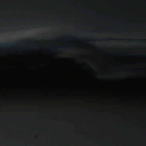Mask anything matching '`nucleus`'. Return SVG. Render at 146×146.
<instances>
[{
  "label": "nucleus",
  "mask_w": 146,
  "mask_h": 146,
  "mask_svg": "<svg viewBox=\"0 0 146 146\" xmlns=\"http://www.w3.org/2000/svg\"><path fill=\"white\" fill-rule=\"evenodd\" d=\"M13 44H13V43H12V45H13Z\"/></svg>",
  "instance_id": "obj_4"
},
{
  "label": "nucleus",
  "mask_w": 146,
  "mask_h": 146,
  "mask_svg": "<svg viewBox=\"0 0 146 146\" xmlns=\"http://www.w3.org/2000/svg\"><path fill=\"white\" fill-rule=\"evenodd\" d=\"M25 1V55L27 58V1Z\"/></svg>",
  "instance_id": "obj_1"
},
{
  "label": "nucleus",
  "mask_w": 146,
  "mask_h": 146,
  "mask_svg": "<svg viewBox=\"0 0 146 146\" xmlns=\"http://www.w3.org/2000/svg\"><path fill=\"white\" fill-rule=\"evenodd\" d=\"M102 40H105V39H103Z\"/></svg>",
  "instance_id": "obj_6"
},
{
  "label": "nucleus",
  "mask_w": 146,
  "mask_h": 146,
  "mask_svg": "<svg viewBox=\"0 0 146 146\" xmlns=\"http://www.w3.org/2000/svg\"><path fill=\"white\" fill-rule=\"evenodd\" d=\"M29 36L28 35V129L29 127Z\"/></svg>",
  "instance_id": "obj_2"
},
{
  "label": "nucleus",
  "mask_w": 146,
  "mask_h": 146,
  "mask_svg": "<svg viewBox=\"0 0 146 146\" xmlns=\"http://www.w3.org/2000/svg\"><path fill=\"white\" fill-rule=\"evenodd\" d=\"M43 48V47H41V48H42H42Z\"/></svg>",
  "instance_id": "obj_5"
},
{
  "label": "nucleus",
  "mask_w": 146,
  "mask_h": 146,
  "mask_svg": "<svg viewBox=\"0 0 146 146\" xmlns=\"http://www.w3.org/2000/svg\"><path fill=\"white\" fill-rule=\"evenodd\" d=\"M63 48V47H60V48Z\"/></svg>",
  "instance_id": "obj_7"
},
{
  "label": "nucleus",
  "mask_w": 146,
  "mask_h": 146,
  "mask_svg": "<svg viewBox=\"0 0 146 146\" xmlns=\"http://www.w3.org/2000/svg\"><path fill=\"white\" fill-rule=\"evenodd\" d=\"M15 44L17 46H19V47L20 46V42H17Z\"/></svg>",
  "instance_id": "obj_3"
}]
</instances>
